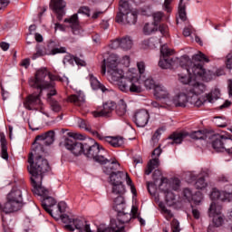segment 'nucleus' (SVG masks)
Instances as JSON below:
<instances>
[{
    "label": "nucleus",
    "instance_id": "nucleus-1",
    "mask_svg": "<svg viewBox=\"0 0 232 232\" xmlns=\"http://www.w3.org/2000/svg\"><path fill=\"white\" fill-rule=\"evenodd\" d=\"M107 79L112 84H117L119 90L124 93H141L142 86L140 78L137 74V70L132 69L126 72L120 67L119 56L111 54L103 60L102 64V74L106 75Z\"/></svg>",
    "mask_w": 232,
    "mask_h": 232
},
{
    "label": "nucleus",
    "instance_id": "nucleus-2",
    "mask_svg": "<svg viewBox=\"0 0 232 232\" xmlns=\"http://www.w3.org/2000/svg\"><path fill=\"white\" fill-rule=\"evenodd\" d=\"M55 140V132L53 130H49L44 134L36 136L34 143L33 144V149L28 157V163L30 164L27 167L29 173H33V179H35V176H38V180H41V174L46 173L50 169V165L48 160L41 155L44 153V146H50L53 144Z\"/></svg>",
    "mask_w": 232,
    "mask_h": 232
},
{
    "label": "nucleus",
    "instance_id": "nucleus-3",
    "mask_svg": "<svg viewBox=\"0 0 232 232\" xmlns=\"http://www.w3.org/2000/svg\"><path fill=\"white\" fill-rule=\"evenodd\" d=\"M31 175V184L33 186V192L35 195H39V197H44V200L42 201L43 208L51 215L53 218H61L63 224L64 218H69L70 220H77L75 218H70L68 215H63L64 211H66V202L61 201L58 203L57 208L53 207L57 204V201L53 197H50V190L44 187H43V177H44V173L40 175V179L37 178L38 176H34V173H30ZM68 226V223H66Z\"/></svg>",
    "mask_w": 232,
    "mask_h": 232
},
{
    "label": "nucleus",
    "instance_id": "nucleus-4",
    "mask_svg": "<svg viewBox=\"0 0 232 232\" xmlns=\"http://www.w3.org/2000/svg\"><path fill=\"white\" fill-rule=\"evenodd\" d=\"M52 75H50V72L46 70V68L40 69L36 72L35 76L29 80V86L31 88H36V90H40L38 93L29 94L25 100L24 101V107L25 110H38L41 108V104L43 102L41 101V93H43V90H50L53 88V83L50 82Z\"/></svg>",
    "mask_w": 232,
    "mask_h": 232
},
{
    "label": "nucleus",
    "instance_id": "nucleus-5",
    "mask_svg": "<svg viewBox=\"0 0 232 232\" xmlns=\"http://www.w3.org/2000/svg\"><path fill=\"white\" fill-rule=\"evenodd\" d=\"M208 62L209 58L199 51L192 56V61L188 62V66H185V71L192 77L209 82V81L213 80V72L207 71L202 64V63Z\"/></svg>",
    "mask_w": 232,
    "mask_h": 232
},
{
    "label": "nucleus",
    "instance_id": "nucleus-6",
    "mask_svg": "<svg viewBox=\"0 0 232 232\" xmlns=\"http://www.w3.org/2000/svg\"><path fill=\"white\" fill-rule=\"evenodd\" d=\"M206 84L203 82L197 81L190 82V86H188L187 90L188 95L190 96V104L198 108L207 101L208 102L213 104V102L220 99V90L214 89L209 93L206 94V99L204 101L200 100L198 95H202V93L206 92Z\"/></svg>",
    "mask_w": 232,
    "mask_h": 232
},
{
    "label": "nucleus",
    "instance_id": "nucleus-7",
    "mask_svg": "<svg viewBox=\"0 0 232 232\" xmlns=\"http://www.w3.org/2000/svg\"><path fill=\"white\" fill-rule=\"evenodd\" d=\"M63 222L68 224L64 226L68 231H75L76 229L77 232H124V227H119L115 219H111V224L108 227L98 228L97 231H92L90 224L82 218H76V219H70L66 217L63 218Z\"/></svg>",
    "mask_w": 232,
    "mask_h": 232
},
{
    "label": "nucleus",
    "instance_id": "nucleus-8",
    "mask_svg": "<svg viewBox=\"0 0 232 232\" xmlns=\"http://www.w3.org/2000/svg\"><path fill=\"white\" fill-rule=\"evenodd\" d=\"M23 206V190L19 187H14L6 196V202L0 204V210L8 215L19 211Z\"/></svg>",
    "mask_w": 232,
    "mask_h": 232
},
{
    "label": "nucleus",
    "instance_id": "nucleus-9",
    "mask_svg": "<svg viewBox=\"0 0 232 232\" xmlns=\"http://www.w3.org/2000/svg\"><path fill=\"white\" fill-rule=\"evenodd\" d=\"M116 23L121 24H135L137 23V13L130 10L128 0H120L119 13L116 15Z\"/></svg>",
    "mask_w": 232,
    "mask_h": 232
},
{
    "label": "nucleus",
    "instance_id": "nucleus-10",
    "mask_svg": "<svg viewBox=\"0 0 232 232\" xmlns=\"http://www.w3.org/2000/svg\"><path fill=\"white\" fill-rule=\"evenodd\" d=\"M83 155L87 157V159H92V160L99 164H108V159H106L108 152L98 143H94L92 146L85 143Z\"/></svg>",
    "mask_w": 232,
    "mask_h": 232
},
{
    "label": "nucleus",
    "instance_id": "nucleus-11",
    "mask_svg": "<svg viewBox=\"0 0 232 232\" xmlns=\"http://www.w3.org/2000/svg\"><path fill=\"white\" fill-rule=\"evenodd\" d=\"M69 137L63 141V146L72 153L75 157H79V155H82L84 153V148L86 146V143H82L77 140H82L84 139V136L79 133H73L70 132Z\"/></svg>",
    "mask_w": 232,
    "mask_h": 232
},
{
    "label": "nucleus",
    "instance_id": "nucleus-12",
    "mask_svg": "<svg viewBox=\"0 0 232 232\" xmlns=\"http://www.w3.org/2000/svg\"><path fill=\"white\" fill-rule=\"evenodd\" d=\"M188 102L191 104V96L189 92H179L170 100H167V106H175L176 108H186Z\"/></svg>",
    "mask_w": 232,
    "mask_h": 232
},
{
    "label": "nucleus",
    "instance_id": "nucleus-13",
    "mask_svg": "<svg viewBox=\"0 0 232 232\" xmlns=\"http://www.w3.org/2000/svg\"><path fill=\"white\" fill-rule=\"evenodd\" d=\"M212 147L216 151H227L232 154V140L224 135H216V138L212 141Z\"/></svg>",
    "mask_w": 232,
    "mask_h": 232
},
{
    "label": "nucleus",
    "instance_id": "nucleus-14",
    "mask_svg": "<svg viewBox=\"0 0 232 232\" xmlns=\"http://www.w3.org/2000/svg\"><path fill=\"white\" fill-rule=\"evenodd\" d=\"M160 59L159 62L160 68L163 70H168L172 66H175V61L169 57L173 53V50L168 48V45H162L160 48Z\"/></svg>",
    "mask_w": 232,
    "mask_h": 232
},
{
    "label": "nucleus",
    "instance_id": "nucleus-15",
    "mask_svg": "<svg viewBox=\"0 0 232 232\" xmlns=\"http://www.w3.org/2000/svg\"><path fill=\"white\" fill-rule=\"evenodd\" d=\"M222 207L217 206L215 202L210 204L208 216L212 218V222L216 227H220L224 224V217L221 214Z\"/></svg>",
    "mask_w": 232,
    "mask_h": 232
},
{
    "label": "nucleus",
    "instance_id": "nucleus-16",
    "mask_svg": "<svg viewBox=\"0 0 232 232\" xmlns=\"http://www.w3.org/2000/svg\"><path fill=\"white\" fill-rule=\"evenodd\" d=\"M163 186H165L166 188L161 187V189L164 191L167 200H175V195L171 193V189L173 191H179V189H180V179H174L171 182H168L167 179Z\"/></svg>",
    "mask_w": 232,
    "mask_h": 232
},
{
    "label": "nucleus",
    "instance_id": "nucleus-17",
    "mask_svg": "<svg viewBox=\"0 0 232 232\" xmlns=\"http://www.w3.org/2000/svg\"><path fill=\"white\" fill-rule=\"evenodd\" d=\"M95 134L100 140L107 142V144H110L112 148H121V146H124V139L121 136H102L99 132Z\"/></svg>",
    "mask_w": 232,
    "mask_h": 232
},
{
    "label": "nucleus",
    "instance_id": "nucleus-18",
    "mask_svg": "<svg viewBox=\"0 0 232 232\" xmlns=\"http://www.w3.org/2000/svg\"><path fill=\"white\" fill-rule=\"evenodd\" d=\"M116 103L115 102H106L103 103L102 108L98 109L92 112L93 117H111L113 110H115Z\"/></svg>",
    "mask_w": 232,
    "mask_h": 232
},
{
    "label": "nucleus",
    "instance_id": "nucleus-19",
    "mask_svg": "<svg viewBox=\"0 0 232 232\" xmlns=\"http://www.w3.org/2000/svg\"><path fill=\"white\" fill-rule=\"evenodd\" d=\"M230 191H220L218 188H213L210 194L212 200H221L222 202H231L232 198V185L229 186Z\"/></svg>",
    "mask_w": 232,
    "mask_h": 232
},
{
    "label": "nucleus",
    "instance_id": "nucleus-20",
    "mask_svg": "<svg viewBox=\"0 0 232 232\" xmlns=\"http://www.w3.org/2000/svg\"><path fill=\"white\" fill-rule=\"evenodd\" d=\"M150 121V112L146 110H140L134 115V122L138 128H144Z\"/></svg>",
    "mask_w": 232,
    "mask_h": 232
},
{
    "label": "nucleus",
    "instance_id": "nucleus-21",
    "mask_svg": "<svg viewBox=\"0 0 232 232\" xmlns=\"http://www.w3.org/2000/svg\"><path fill=\"white\" fill-rule=\"evenodd\" d=\"M50 8L57 14L58 21H62L64 15V8H66V2L64 0H51Z\"/></svg>",
    "mask_w": 232,
    "mask_h": 232
},
{
    "label": "nucleus",
    "instance_id": "nucleus-22",
    "mask_svg": "<svg viewBox=\"0 0 232 232\" xmlns=\"http://www.w3.org/2000/svg\"><path fill=\"white\" fill-rule=\"evenodd\" d=\"M57 53H66L65 47L54 48L49 53V55H55ZM44 55H48V53L44 51V49L41 48V46L36 47V53L33 54L32 59L35 61L37 57H43Z\"/></svg>",
    "mask_w": 232,
    "mask_h": 232
},
{
    "label": "nucleus",
    "instance_id": "nucleus-23",
    "mask_svg": "<svg viewBox=\"0 0 232 232\" xmlns=\"http://www.w3.org/2000/svg\"><path fill=\"white\" fill-rule=\"evenodd\" d=\"M64 23H68L72 30L74 35H81L82 29L79 25V17L77 14H72L70 18H66Z\"/></svg>",
    "mask_w": 232,
    "mask_h": 232
},
{
    "label": "nucleus",
    "instance_id": "nucleus-24",
    "mask_svg": "<svg viewBox=\"0 0 232 232\" xmlns=\"http://www.w3.org/2000/svg\"><path fill=\"white\" fill-rule=\"evenodd\" d=\"M154 95L156 99H162L165 104L167 105H168V100H170L169 92H168V90H166V87L160 84L156 85L154 89Z\"/></svg>",
    "mask_w": 232,
    "mask_h": 232
},
{
    "label": "nucleus",
    "instance_id": "nucleus-25",
    "mask_svg": "<svg viewBox=\"0 0 232 232\" xmlns=\"http://www.w3.org/2000/svg\"><path fill=\"white\" fill-rule=\"evenodd\" d=\"M47 90H50V92L47 93V101L50 102L53 111L59 112L61 111V104H59L57 101H53L52 99L53 95H57V91L55 88H53H53Z\"/></svg>",
    "mask_w": 232,
    "mask_h": 232
},
{
    "label": "nucleus",
    "instance_id": "nucleus-26",
    "mask_svg": "<svg viewBox=\"0 0 232 232\" xmlns=\"http://www.w3.org/2000/svg\"><path fill=\"white\" fill-rule=\"evenodd\" d=\"M88 77L92 90H101L103 93L110 92V90H108L106 86L102 85V82L97 80V77H94L92 73L89 74Z\"/></svg>",
    "mask_w": 232,
    "mask_h": 232
},
{
    "label": "nucleus",
    "instance_id": "nucleus-27",
    "mask_svg": "<svg viewBox=\"0 0 232 232\" xmlns=\"http://www.w3.org/2000/svg\"><path fill=\"white\" fill-rule=\"evenodd\" d=\"M69 102H72L74 106H78L79 108H84L86 106V100L84 99V95L80 94H72L68 97Z\"/></svg>",
    "mask_w": 232,
    "mask_h": 232
},
{
    "label": "nucleus",
    "instance_id": "nucleus-28",
    "mask_svg": "<svg viewBox=\"0 0 232 232\" xmlns=\"http://www.w3.org/2000/svg\"><path fill=\"white\" fill-rule=\"evenodd\" d=\"M115 220L117 222V226L118 227L122 226L123 230H124V227H126V226H124V224H128L131 220V214L124 213V212H119L118 213V218Z\"/></svg>",
    "mask_w": 232,
    "mask_h": 232
},
{
    "label": "nucleus",
    "instance_id": "nucleus-29",
    "mask_svg": "<svg viewBox=\"0 0 232 232\" xmlns=\"http://www.w3.org/2000/svg\"><path fill=\"white\" fill-rule=\"evenodd\" d=\"M206 177H208V171H201L199 178L195 183V188L197 189H206L208 188V182H206Z\"/></svg>",
    "mask_w": 232,
    "mask_h": 232
},
{
    "label": "nucleus",
    "instance_id": "nucleus-30",
    "mask_svg": "<svg viewBox=\"0 0 232 232\" xmlns=\"http://www.w3.org/2000/svg\"><path fill=\"white\" fill-rule=\"evenodd\" d=\"M107 162H109V166L103 167V171L107 175H111V173H115V171H117L121 168V164H119L116 160H112L111 161L108 160Z\"/></svg>",
    "mask_w": 232,
    "mask_h": 232
},
{
    "label": "nucleus",
    "instance_id": "nucleus-31",
    "mask_svg": "<svg viewBox=\"0 0 232 232\" xmlns=\"http://www.w3.org/2000/svg\"><path fill=\"white\" fill-rule=\"evenodd\" d=\"M160 166V160L159 158H152L147 165V169H145V175H151L153 169H157Z\"/></svg>",
    "mask_w": 232,
    "mask_h": 232
},
{
    "label": "nucleus",
    "instance_id": "nucleus-32",
    "mask_svg": "<svg viewBox=\"0 0 232 232\" xmlns=\"http://www.w3.org/2000/svg\"><path fill=\"white\" fill-rule=\"evenodd\" d=\"M124 177L125 173L122 171L112 172L110 176L111 184H121Z\"/></svg>",
    "mask_w": 232,
    "mask_h": 232
},
{
    "label": "nucleus",
    "instance_id": "nucleus-33",
    "mask_svg": "<svg viewBox=\"0 0 232 232\" xmlns=\"http://www.w3.org/2000/svg\"><path fill=\"white\" fill-rule=\"evenodd\" d=\"M120 44L121 50L128 52V50H131V47L133 46V41L130 36H126L120 39Z\"/></svg>",
    "mask_w": 232,
    "mask_h": 232
},
{
    "label": "nucleus",
    "instance_id": "nucleus-34",
    "mask_svg": "<svg viewBox=\"0 0 232 232\" xmlns=\"http://www.w3.org/2000/svg\"><path fill=\"white\" fill-rule=\"evenodd\" d=\"M159 30V26L154 23H147L143 26V33L145 35H151V34H155Z\"/></svg>",
    "mask_w": 232,
    "mask_h": 232
},
{
    "label": "nucleus",
    "instance_id": "nucleus-35",
    "mask_svg": "<svg viewBox=\"0 0 232 232\" xmlns=\"http://www.w3.org/2000/svg\"><path fill=\"white\" fill-rule=\"evenodd\" d=\"M187 136L188 134L185 132L173 133L169 139L172 140L171 144H181Z\"/></svg>",
    "mask_w": 232,
    "mask_h": 232
},
{
    "label": "nucleus",
    "instance_id": "nucleus-36",
    "mask_svg": "<svg viewBox=\"0 0 232 232\" xmlns=\"http://www.w3.org/2000/svg\"><path fill=\"white\" fill-rule=\"evenodd\" d=\"M73 61L76 63L78 66H86V62H84L83 60H81V58L79 57L66 55L63 59V63H69L70 64H72Z\"/></svg>",
    "mask_w": 232,
    "mask_h": 232
},
{
    "label": "nucleus",
    "instance_id": "nucleus-37",
    "mask_svg": "<svg viewBox=\"0 0 232 232\" xmlns=\"http://www.w3.org/2000/svg\"><path fill=\"white\" fill-rule=\"evenodd\" d=\"M116 113L119 117H124L126 115V102L124 100H120L118 105H116Z\"/></svg>",
    "mask_w": 232,
    "mask_h": 232
},
{
    "label": "nucleus",
    "instance_id": "nucleus-38",
    "mask_svg": "<svg viewBox=\"0 0 232 232\" xmlns=\"http://www.w3.org/2000/svg\"><path fill=\"white\" fill-rule=\"evenodd\" d=\"M152 179L155 182H157V180H160V188H162V187L164 186V182H168V179L162 177V172H160V170L159 169H156L153 172Z\"/></svg>",
    "mask_w": 232,
    "mask_h": 232
},
{
    "label": "nucleus",
    "instance_id": "nucleus-39",
    "mask_svg": "<svg viewBox=\"0 0 232 232\" xmlns=\"http://www.w3.org/2000/svg\"><path fill=\"white\" fill-rule=\"evenodd\" d=\"M126 188L122 183L112 184V195H123Z\"/></svg>",
    "mask_w": 232,
    "mask_h": 232
},
{
    "label": "nucleus",
    "instance_id": "nucleus-40",
    "mask_svg": "<svg viewBox=\"0 0 232 232\" xmlns=\"http://www.w3.org/2000/svg\"><path fill=\"white\" fill-rule=\"evenodd\" d=\"M160 131H162V129H158L155 132H154V134H153V136H152V138H151V140H150V144H151V146L153 147V148H155V146L157 145V144H159V140H160V135H161V132Z\"/></svg>",
    "mask_w": 232,
    "mask_h": 232
},
{
    "label": "nucleus",
    "instance_id": "nucleus-41",
    "mask_svg": "<svg viewBox=\"0 0 232 232\" xmlns=\"http://www.w3.org/2000/svg\"><path fill=\"white\" fill-rule=\"evenodd\" d=\"M188 202L191 204V206H193V204L198 206V204L202 202V193L196 192L194 196H192V199H190Z\"/></svg>",
    "mask_w": 232,
    "mask_h": 232
},
{
    "label": "nucleus",
    "instance_id": "nucleus-42",
    "mask_svg": "<svg viewBox=\"0 0 232 232\" xmlns=\"http://www.w3.org/2000/svg\"><path fill=\"white\" fill-rule=\"evenodd\" d=\"M191 139L198 140H204L207 138L206 131L204 130H196L190 134Z\"/></svg>",
    "mask_w": 232,
    "mask_h": 232
},
{
    "label": "nucleus",
    "instance_id": "nucleus-43",
    "mask_svg": "<svg viewBox=\"0 0 232 232\" xmlns=\"http://www.w3.org/2000/svg\"><path fill=\"white\" fill-rule=\"evenodd\" d=\"M2 222H3L4 232L10 231V224L12 223V218L2 216Z\"/></svg>",
    "mask_w": 232,
    "mask_h": 232
},
{
    "label": "nucleus",
    "instance_id": "nucleus-44",
    "mask_svg": "<svg viewBox=\"0 0 232 232\" xmlns=\"http://www.w3.org/2000/svg\"><path fill=\"white\" fill-rule=\"evenodd\" d=\"M152 17H153V21H154L152 23L159 26V23H160V21H162V19L164 18V13L158 11V12L152 14Z\"/></svg>",
    "mask_w": 232,
    "mask_h": 232
},
{
    "label": "nucleus",
    "instance_id": "nucleus-45",
    "mask_svg": "<svg viewBox=\"0 0 232 232\" xmlns=\"http://www.w3.org/2000/svg\"><path fill=\"white\" fill-rule=\"evenodd\" d=\"M118 196L115 198V196H112V198L114 200V206L117 208L118 206H121V208L124 206V197H122V194H117Z\"/></svg>",
    "mask_w": 232,
    "mask_h": 232
},
{
    "label": "nucleus",
    "instance_id": "nucleus-46",
    "mask_svg": "<svg viewBox=\"0 0 232 232\" xmlns=\"http://www.w3.org/2000/svg\"><path fill=\"white\" fill-rule=\"evenodd\" d=\"M159 84L155 83V81L151 78L146 79L144 81V86L145 88H147V90H155V88L158 86Z\"/></svg>",
    "mask_w": 232,
    "mask_h": 232
},
{
    "label": "nucleus",
    "instance_id": "nucleus-47",
    "mask_svg": "<svg viewBox=\"0 0 232 232\" xmlns=\"http://www.w3.org/2000/svg\"><path fill=\"white\" fill-rule=\"evenodd\" d=\"M191 77V75L188 76L186 74H179V80L182 82V84H188V87L190 86L191 82H193Z\"/></svg>",
    "mask_w": 232,
    "mask_h": 232
},
{
    "label": "nucleus",
    "instance_id": "nucleus-48",
    "mask_svg": "<svg viewBox=\"0 0 232 232\" xmlns=\"http://www.w3.org/2000/svg\"><path fill=\"white\" fill-rule=\"evenodd\" d=\"M138 66V70H139V73H137L140 81V84H142V78H140V75H142L144 73V72H146V64L144 63V62H140L137 63Z\"/></svg>",
    "mask_w": 232,
    "mask_h": 232
},
{
    "label": "nucleus",
    "instance_id": "nucleus-49",
    "mask_svg": "<svg viewBox=\"0 0 232 232\" xmlns=\"http://www.w3.org/2000/svg\"><path fill=\"white\" fill-rule=\"evenodd\" d=\"M179 15L181 21H186V5L179 3Z\"/></svg>",
    "mask_w": 232,
    "mask_h": 232
},
{
    "label": "nucleus",
    "instance_id": "nucleus-50",
    "mask_svg": "<svg viewBox=\"0 0 232 232\" xmlns=\"http://www.w3.org/2000/svg\"><path fill=\"white\" fill-rule=\"evenodd\" d=\"M215 124L218 128H226V126H227V122H226V119H224L222 117H216L215 118Z\"/></svg>",
    "mask_w": 232,
    "mask_h": 232
},
{
    "label": "nucleus",
    "instance_id": "nucleus-51",
    "mask_svg": "<svg viewBox=\"0 0 232 232\" xmlns=\"http://www.w3.org/2000/svg\"><path fill=\"white\" fill-rule=\"evenodd\" d=\"M194 195L195 194H193V192L189 188H185L183 190V196L188 200V202H191V199L193 198Z\"/></svg>",
    "mask_w": 232,
    "mask_h": 232
},
{
    "label": "nucleus",
    "instance_id": "nucleus-52",
    "mask_svg": "<svg viewBox=\"0 0 232 232\" xmlns=\"http://www.w3.org/2000/svg\"><path fill=\"white\" fill-rule=\"evenodd\" d=\"M49 75H51L52 79L49 80V82H52L53 86V81H60V82H66V84H69L70 81L68 80V78L63 77V78H57L54 75H52V73L49 72Z\"/></svg>",
    "mask_w": 232,
    "mask_h": 232
},
{
    "label": "nucleus",
    "instance_id": "nucleus-53",
    "mask_svg": "<svg viewBox=\"0 0 232 232\" xmlns=\"http://www.w3.org/2000/svg\"><path fill=\"white\" fill-rule=\"evenodd\" d=\"M171 231L172 232H180V223H179V220H177V219L172 220Z\"/></svg>",
    "mask_w": 232,
    "mask_h": 232
},
{
    "label": "nucleus",
    "instance_id": "nucleus-54",
    "mask_svg": "<svg viewBox=\"0 0 232 232\" xmlns=\"http://www.w3.org/2000/svg\"><path fill=\"white\" fill-rule=\"evenodd\" d=\"M1 156L5 160H8V147L6 145L1 146Z\"/></svg>",
    "mask_w": 232,
    "mask_h": 232
},
{
    "label": "nucleus",
    "instance_id": "nucleus-55",
    "mask_svg": "<svg viewBox=\"0 0 232 232\" xmlns=\"http://www.w3.org/2000/svg\"><path fill=\"white\" fill-rule=\"evenodd\" d=\"M162 153V149H160V145H159L153 151H152V159H159Z\"/></svg>",
    "mask_w": 232,
    "mask_h": 232
},
{
    "label": "nucleus",
    "instance_id": "nucleus-56",
    "mask_svg": "<svg viewBox=\"0 0 232 232\" xmlns=\"http://www.w3.org/2000/svg\"><path fill=\"white\" fill-rule=\"evenodd\" d=\"M161 211L165 213L167 220H169V218H173V214L171 213V210L167 209L165 206H160Z\"/></svg>",
    "mask_w": 232,
    "mask_h": 232
},
{
    "label": "nucleus",
    "instance_id": "nucleus-57",
    "mask_svg": "<svg viewBox=\"0 0 232 232\" xmlns=\"http://www.w3.org/2000/svg\"><path fill=\"white\" fill-rule=\"evenodd\" d=\"M110 47L112 50H117V48H121V39H116L111 42Z\"/></svg>",
    "mask_w": 232,
    "mask_h": 232
},
{
    "label": "nucleus",
    "instance_id": "nucleus-58",
    "mask_svg": "<svg viewBox=\"0 0 232 232\" xmlns=\"http://www.w3.org/2000/svg\"><path fill=\"white\" fill-rule=\"evenodd\" d=\"M130 216H131V218H137L140 217V214L139 213V208L132 206L130 210Z\"/></svg>",
    "mask_w": 232,
    "mask_h": 232
},
{
    "label": "nucleus",
    "instance_id": "nucleus-59",
    "mask_svg": "<svg viewBox=\"0 0 232 232\" xmlns=\"http://www.w3.org/2000/svg\"><path fill=\"white\" fill-rule=\"evenodd\" d=\"M78 14H82L83 15H87V17H90V7L88 6L80 7L78 10Z\"/></svg>",
    "mask_w": 232,
    "mask_h": 232
},
{
    "label": "nucleus",
    "instance_id": "nucleus-60",
    "mask_svg": "<svg viewBox=\"0 0 232 232\" xmlns=\"http://www.w3.org/2000/svg\"><path fill=\"white\" fill-rule=\"evenodd\" d=\"M173 0H165L164 5H163V9L165 10V12H168V14H169V12H171V2Z\"/></svg>",
    "mask_w": 232,
    "mask_h": 232
},
{
    "label": "nucleus",
    "instance_id": "nucleus-61",
    "mask_svg": "<svg viewBox=\"0 0 232 232\" xmlns=\"http://www.w3.org/2000/svg\"><path fill=\"white\" fill-rule=\"evenodd\" d=\"M226 64L228 70L232 69V53H231L227 55Z\"/></svg>",
    "mask_w": 232,
    "mask_h": 232
},
{
    "label": "nucleus",
    "instance_id": "nucleus-62",
    "mask_svg": "<svg viewBox=\"0 0 232 232\" xmlns=\"http://www.w3.org/2000/svg\"><path fill=\"white\" fill-rule=\"evenodd\" d=\"M159 30L162 35L166 37L168 35V25L166 24H160L159 27Z\"/></svg>",
    "mask_w": 232,
    "mask_h": 232
},
{
    "label": "nucleus",
    "instance_id": "nucleus-63",
    "mask_svg": "<svg viewBox=\"0 0 232 232\" xmlns=\"http://www.w3.org/2000/svg\"><path fill=\"white\" fill-rule=\"evenodd\" d=\"M121 63L123 66H126V68H128V66H130V56H123Z\"/></svg>",
    "mask_w": 232,
    "mask_h": 232
},
{
    "label": "nucleus",
    "instance_id": "nucleus-64",
    "mask_svg": "<svg viewBox=\"0 0 232 232\" xmlns=\"http://www.w3.org/2000/svg\"><path fill=\"white\" fill-rule=\"evenodd\" d=\"M218 181L219 182H229V177L227 175L222 174L218 177Z\"/></svg>",
    "mask_w": 232,
    "mask_h": 232
}]
</instances>
